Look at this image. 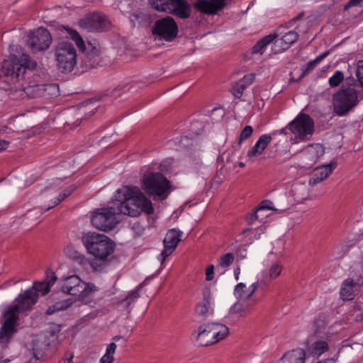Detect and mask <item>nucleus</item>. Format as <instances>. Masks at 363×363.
<instances>
[{
    "mask_svg": "<svg viewBox=\"0 0 363 363\" xmlns=\"http://www.w3.org/2000/svg\"><path fill=\"white\" fill-rule=\"evenodd\" d=\"M113 203L114 206L98 208L92 213L93 226L108 231L118 223L117 213L137 217L142 213L151 214L154 211L152 203L138 186H124L118 189L113 196Z\"/></svg>",
    "mask_w": 363,
    "mask_h": 363,
    "instance_id": "1",
    "label": "nucleus"
},
{
    "mask_svg": "<svg viewBox=\"0 0 363 363\" xmlns=\"http://www.w3.org/2000/svg\"><path fill=\"white\" fill-rule=\"evenodd\" d=\"M314 133V121L308 115L300 113L286 126L270 134L262 135L252 147L247 152V158L253 162L259 157L277 134L286 135L291 144H298L309 140Z\"/></svg>",
    "mask_w": 363,
    "mask_h": 363,
    "instance_id": "2",
    "label": "nucleus"
},
{
    "mask_svg": "<svg viewBox=\"0 0 363 363\" xmlns=\"http://www.w3.org/2000/svg\"><path fill=\"white\" fill-rule=\"evenodd\" d=\"M82 243L89 255L101 260H110L116 247L111 239L97 233L84 234L82 237Z\"/></svg>",
    "mask_w": 363,
    "mask_h": 363,
    "instance_id": "3",
    "label": "nucleus"
},
{
    "mask_svg": "<svg viewBox=\"0 0 363 363\" xmlns=\"http://www.w3.org/2000/svg\"><path fill=\"white\" fill-rule=\"evenodd\" d=\"M56 281L57 277L50 272L47 274L45 280L35 282L31 288L19 294L13 302L17 303L21 309L28 311L37 302L39 296L45 295L50 291Z\"/></svg>",
    "mask_w": 363,
    "mask_h": 363,
    "instance_id": "4",
    "label": "nucleus"
},
{
    "mask_svg": "<svg viewBox=\"0 0 363 363\" xmlns=\"http://www.w3.org/2000/svg\"><path fill=\"white\" fill-rule=\"evenodd\" d=\"M141 188L155 200L167 199L172 189L170 182L159 172L145 174L141 179Z\"/></svg>",
    "mask_w": 363,
    "mask_h": 363,
    "instance_id": "5",
    "label": "nucleus"
},
{
    "mask_svg": "<svg viewBox=\"0 0 363 363\" xmlns=\"http://www.w3.org/2000/svg\"><path fill=\"white\" fill-rule=\"evenodd\" d=\"M259 282L252 283L248 287L244 283L238 284L234 289V295L237 299L236 303L230 308V313L236 314L238 317L245 315L256 304L257 300L253 296L257 290Z\"/></svg>",
    "mask_w": 363,
    "mask_h": 363,
    "instance_id": "6",
    "label": "nucleus"
},
{
    "mask_svg": "<svg viewBox=\"0 0 363 363\" xmlns=\"http://www.w3.org/2000/svg\"><path fill=\"white\" fill-rule=\"evenodd\" d=\"M36 66L37 62L27 54H22L20 57L11 55L2 62L1 71L11 80L19 82L26 69H34Z\"/></svg>",
    "mask_w": 363,
    "mask_h": 363,
    "instance_id": "7",
    "label": "nucleus"
},
{
    "mask_svg": "<svg viewBox=\"0 0 363 363\" xmlns=\"http://www.w3.org/2000/svg\"><path fill=\"white\" fill-rule=\"evenodd\" d=\"M331 339L332 334L329 332L317 331L311 334L305 340L304 349H303L306 357L309 359H318L329 351Z\"/></svg>",
    "mask_w": 363,
    "mask_h": 363,
    "instance_id": "8",
    "label": "nucleus"
},
{
    "mask_svg": "<svg viewBox=\"0 0 363 363\" xmlns=\"http://www.w3.org/2000/svg\"><path fill=\"white\" fill-rule=\"evenodd\" d=\"M229 334L228 328L220 323H207L200 326L194 333L195 338L201 346L215 344L225 338Z\"/></svg>",
    "mask_w": 363,
    "mask_h": 363,
    "instance_id": "9",
    "label": "nucleus"
},
{
    "mask_svg": "<svg viewBox=\"0 0 363 363\" xmlns=\"http://www.w3.org/2000/svg\"><path fill=\"white\" fill-rule=\"evenodd\" d=\"M55 57L57 66L62 72H70L77 64V50L70 42L62 40L55 46Z\"/></svg>",
    "mask_w": 363,
    "mask_h": 363,
    "instance_id": "10",
    "label": "nucleus"
},
{
    "mask_svg": "<svg viewBox=\"0 0 363 363\" xmlns=\"http://www.w3.org/2000/svg\"><path fill=\"white\" fill-rule=\"evenodd\" d=\"M13 301L4 311V321L0 328V342L6 343L16 331V321L19 315L24 312Z\"/></svg>",
    "mask_w": 363,
    "mask_h": 363,
    "instance_id": "11",
    "label": "nucleus"
},
{
    "mask_svg": "<svg viewBox=\"0 0 363 363\" xmlns=\"http://www.w3.org/2000/svg\"><path fill=\"white\" fill-rule=\"evenodd\" d=\"M357 102V94L354 89L340 91L333 97L334 111L337 115L343 116L356 106Z\"/></svg>",
    "mask_w": 363,
    "mask_h": 363,
    "instance_id": "12",
    "label": "nucleus"
},
{
    "mask_svg": "<svg viewBox=\"0 0 363 363\" xmlns=\"http://www.w3.org/2000/svg\"><path fill=\"white\" fill-rule=\"evenodd\" d=\"M303 201V198H300L296 195L294 196H289L287 194H284L279 199V208H274L273 203L269 201H264L261 202L257 211L255 214V217L257 219H262V217L268 216V214L264 213L266 210H274L277 211L284 212L290 206L295 205L296 203H302Z\"/></svg>",
    "mask_w": 363,
    "mask_h": 363,
    "instance_id": "13",
    "label": "nucleus"
},
{
    "mask_svg": "<svg viewBox=\"0 0 363 363\" xmlns=\"http://www.w3.org/2000/svg\"><path fill=\"white\" fill-rule=\"evenodd\" d=\"M178 30V26L174 18L167 16L155 23L152 33L160 39L172 41L177 37Z\"/></svg>",
    "mask_w": 363,
    "mask_h": 363,
    "instance_id": "14",
    "label": "nucleus"
},
{
    "mask_svg": "<svg viewBox=\"0 0 363 363\" xmlns=\"http://www.w3.org/2000/svg\"><path fill=\"white\" fill-rule=\"evenodd\" d=\"M52 43L50 32L43 28H38L28 35V45L33 52L46 50Z\"/></svg>",
    "mask_w": 363,
    "mask_h": 363,
    "instance_id": "15",
    "label": "nucleus"
},
{
    "mask_svg": "<svg viewBox=\"0 0 363 363\" xmlns=\"http://www.w3.org/2000/svg\"><path fill=\"white\" fill-rule=\"evenodd\" d=\"M282 271V265L279 261L273 260V255H269L266 267L257 274V281L260 284L267 285L277 279Z\"/></svg>",
    "mask_w": 363,
    "mask_h": 363,
    "instance_id": "16",
    "label": "nucleus"
},
{
    "mask_svg": "<svg viewBox=\"0 0 363 363\" xmlns=\"http://www.w3.org/2000/svg\"><path fill=\"white\" fill-rule=\"evenodd\" d=\"M79 25L90 31L101 32L108 29L110 23L105 16L99 13H92L81 19Z\"/></svg>",
    "mask_w": 363,
    "mask_h": 363,
    "instance_id": "17",
    "label": "nucleus"
},
{
    "mask_svg": "<svg viewBox=\"0 0 363 363\" xmlns=\"http://www.w3.org/2000/svg\"><path fill=\"white\" fill-rule=\"evenodd\" d=\"M182 235V232L176 229H172L167 233L163 240L164 249L158 257L162 264L174 251L181 240Z\"/></svg>",
    "mask_w": 363,
    "mask_h": 363,
    "instance_id": "18",
    "label": "nucleus"
},
{
    "mask_svg": "<svg viewBox=\"0 0 363 363\" xmlns=\"http://www.w3.org/2000/svg\"><path fill=\"white\" fill-rule=\"evenodd\" d=\"M58 284L63 293L77 296L82 286L83 281L77 275H69L60 279Z\"/></svg>",
    "mask_w": 363,
    "mask_h": 363,
    "instance_id": "19",
    "label": "nucleus"
},
{
    "mask_svg": "<svg viewBox=\"0 0 363 363\" xmlns=\"http://www.w3.org/2000/svg\"><path fill=\"white\" fill-rule=\"evenodd\" d=\"M26 91L28 97H37L46 92L48 94H56L58 93V86L55 84H38L30 82L26 86Z\"/></svg>",
    "mask_w": 363,
    "mask_h": 363,
    "instance_id": "20",
    "label": "nucleus"
},
{
    "mask_svg": "<svg viewBox=\"0 0 363 363\" xmlns=\"http://www.w3.org/2000/svg\"><path fill=\"white\" fill-rule=\"evenodd\" d=\"M298 37L295 31H289L274 40L272 49L274 52H281L289 48L298 40Z\"/></svg>",
    "mask_w": 363,
    "mask_h": 363,
    "instance_id": "21",
    "label": "nucleus"
},
{
    "mask_svg": "<svg viewBox=\"0 0 363 363\" xmlns=\"http://www.w3.org/2000/svg\"><path fill=\"white\" fill-rule=\"evenodd\" d=\"M363 284V280L359 279L355 283L352 279H347L342 284L340 295L344 301H351L356 296L360 286Z\"/></svg>",
    "mask_w": 363,
    "mask_h": 363,
    "instance_id": "22",
    "label": "nucleus"
},
{
    "mask_svg": "<svg viewBox=\"0 0 363 363\" xmlns=\"http://www.w3.org/2000/svg\"><path fill=\"white\" fill-rule=\"evenodd\" d=\"M166 12L173 13L181 18H186L190 16V6L184 0H171Z\"/></svg>",
    "mask_w": 363,
    "mask_h": 363,
    "instance_id": "23",
    "label": "nucleus"
},
{
    "mask_svg": "<svg viewBox=\"0 0 363 363\" xmlns=\"http://www.w3.org/2000/svg\"><path fill=\"white\" fill-rule=\"evenodd\" d=\"M225 5V0H198L195 6L203 13H216Z\"/></svg>",
    "mask_w": 363,
    "mask_h": 363,
    "instance_id": "24",
    "label": "nucleus"
},
{
    "mask_svg": "<svg viewBox=\"0 0 363 363\" xmlns=\"http://www.w3.org/2000/svg\"><path fill=\"white\" fill-rule=\"evenodd\" d=\"M334 168L335 164L332 162L328 164L316 167L309 179V184L311 186H315L319 184L332 173Z\"/></svg>",
    "mask_w": 363,
    "mask_h": 363,
    "instance_id": "25",
    "label": "nucleus"
},
{
    "mask_svg": "<svg viewBox=\"0 0 363 363\" xmlns=\"http://www.w3.org/2000/svg\"><path fill=\"white\" fill-rule=\"evenodd\" d=\"M140 296L139 289L123 293L116 299L114 304L122 310L129 311L130 305Z\"/></svg>",
    "mask_w": 363,
    "mask_h": 363,
    "instance_id": "26",
    "label": "nucleus"
},
{
    "mask_svg": "<svg viewBox=\"0 0 363 363\" xmlns=\"http://www.w3.org/2000/svg\"><path fill=\"white\" fill-rule=\"evenodd\" d=\"M309 359L303 349H296L286 352L278 363H306Z\"/></svg>",
    "mask_w": 363,
    "mask_h": 363,
    "instance_id": "27",
    "label": "nucleus"
},
{
    "mask_svg": "<svg viewBox=\"0 0 363 363\" xmlns=\"http://www.w3.org/2000/svg\"><path fill=\"white\" fill-rule=\"evenodd\" d=\"M99 291V287L92 282H86L83 281V284L78 294V298L84 302L89 303Z\"/></svg>",
    "mask_w": 363,
    "mask_h": 363,
    "instance_id": "28",
    "label": "nucleus"
},
{
    "mask_svg": "<svg viewBox=\"0 0 363 363\" xmlns=\"http://www.w3.org/2000/svg\"><path fill=\"white\" fill-rule=\"evenodd\" d=\"M324 148L320 144L308 145L304 150V155L311 163L316 162L324 154Z\"/></svg>",
    "mask_w": 363,
    "mask_h": 363,
    "instance_id": "29",
    "label": "nucleus"
},
{
    "mask_svg": "<svg viewBox=\"0 0 363 363\" xmlns=\"http://www.w3.org/2000/svg\"><path fill=\"white\" fill-rule=\"evenodd\" d=\"M60 31L62 34H65L71 38L80 50H85V43L77 30L67 26H62Z\"/></svg>",
    "mask_w": 363,
    "mask_h": 363,
    "instance_id": "30",
    "label": "nucleus"
},
{
    "mask_svg": "<svg viewBox=\"0 0 363 363\" xmlns=\"http://www.w3.org/2000/svg\"><path fill=\"white\" fill-rule=\"evenodd\" d=\"M8 95L11 100H22L27 96L26 86L21 84H14L8 89Z\"/></svg>",
    "mask_w": 363,
    "mask_h": 363,
    "instance_id": "31",
    "label": "nucleus"
},
{
    "mask_svg": "<svg viewBox=\"0 0 363 363\" xmlns=\"http://www.w3.org/2000/svg\"><path fill=\"white\" fill-rule=\"evenodd\" d=\"M116 348L117 345L115 342L108 344L105 353L100 359V363H113Z\"/></svg>",
    "mask_w": 363,
    "mask_h": 363,
    "instance_id": "32",
    "label": "nucleus"
},
{
    "mask_svg": "<svg viewBox=\"0 0 363 363\" xmlns=\"http://www.w3.org/2000/svg\"><path fill=\"white\" fill-rule=\"evenodd\" d=\"M76 189V186L74 185H72L69 186L67 189H65L63 192L59 196L55 199V200H52L50 203L48 205V207L46 208V211H48L53 207L58 205L60 202H62L65 198L69 196Z\"/></svg>",
    "mask_w": 363,
    "mask_h": 363,
    "instance_id": "33",
    "label": "nucleus"
},
{
    "mask_svg": "<svg viewBox=\"0 0 363 363\" xmlns=\"http://www.w3.org/2000/svg\"><path fill=\"white\" fill-rule=\"evenodd\" d=\"M351 319L355 322L360 323L363 321V309L360 306L355 303L349 311Z\"/></svg>",
    "mask_w": 363,
    "mask_h": 363,
    "instance_id": "34",
    "label": "nucleus"
},
{
    "mask_svg": "<svg viewBox=\"0 0 363 363\" xmlns=\"http://www.w3.org/2000/svg\"><path fill=\"white\" fill-rule=\"evenodd\" d=\"M47 207L48 206H45L43 208H35L28 211L24 216V220H32L35 222L41 216L43 212L47 211L45 210Z\"/></svg>",
    "mask_w": 363,
    "mask_h": 363,
    "instance_id": "35",
    "label": "nucleus"
},
{
    "mask_svg": "<svg viewBox=\"0 0 363 363\" xmlns=\"http://www.w3.org/2000/svg\"><path fill=\"white\" fill-rule=\"evenodd\" d=\"M213 307L208 302H202L196 307V312L201 316H208L213 313Z\"/></svg>",
    "mask_w": 363,
    "mask_h": 363,
    "instance_id": "36",
    "label": "nucleus"
},
{
    "mask_svg": "<svg viewBox=\"0 0 363 363\" xmlns=\"http://www.w3.org/2000/svg\"><path fill=\"white\" fill-rule=\"evenodd\" d=\"M72 304V302L69 299H67L63 301L57 302L55 304H54L52 306L50 307L47 311V314L51 315L54 313L65 310L69 306H70Z\"/></svg>",
    "mask_w": 363,
    "mask_h": 363,
    "instance_id": "37",
    "label": "nucleus"
},
{
    "mask_svg": "<svg viewBox=\"0 0 363 363\" xmlns=\"http://www.w3.org/2000/svg\"><path fill=\"white\" fill-rule=\"evenodd\" d=\"M151 6L157 11H167L171 0H149Z\"/></svg>",
    "mask_w": 363,
    "mask_h": 363,
    "instance_id": "38",
    "label": "nucleus"
},
{
    "mask_svg": "<svg viewBox=\"0 0 363 363\" xmlns=\"http://www.w3.org/2000/svg\"><path fill=\"white\" fill-rule=\"evenodd\" d=\"M255 80V74L251 73L245 75L242 79L238 83L239 86L238 91L241 93L247 86L250 85Z\"/></svg>",
    "mask_w": 363,
    "mask_h": 363,
    "instance_id": "39",
    "label": "nucleus"
},
{
    "mask_svg": "<svg viewBox=\"0 0 363 363\" xmlns=\"http://www.w3.org/2000/svg\"><path fill=\"white\" fill-rule=\"evenodd\" d=\"M235 257L232 253H227L223 255L218 260V265L222 268L229 267L234 261Z\"/></svg>",
    "mask_w": 363,
    "mask_h": 363,
    "instance_id": "40",
    "label": "nucleus"
},
{
    "mask_svg": "<svg viewBox=\"0 0 363 363\" xmlns=\"http://www.w3.org/2000/svg\"><path fill=\"white\" fill-rule=\"evenodd\" d=\"M344 74L341 71H336L334 74L329 78V84L331 86H338L343 80Z\"/></svg>",
    "mask_w": 363,
    "mask_h": 363,
    "instance_id": "41",
    "label": "nucleus"
},
{
    "mask_svg": "<svg viewBox=\"0 0 363 363\" xmlns=\"http://www.w3.org/2000/svg\"><path fill=\"white\" fill-rule=\"evenodd\" d=\"M272 42V37L267 36L262 38L261 40L257 42V43L253 48V52H262L263 49L270 43Z\"/></svg>",
    "mask_w": 363,
    "mask_h": 363,
    "instance_id": "42",
    "label": "nucleus"
},
{
    "mask_svg": "<svg viewBox=\"0 0 363 363\" xmlns=\"http://www.w3.org/2000/svg\"><path fill=\"white\" fill-rule=\"evenodd\" d=\"M109 260H101L100 259H93L90 261L89 264L91 268L95 272H101L104 269L105 265Z\"/></svg>",
    "mask_w": 363,
    "mask_h": 363,
    "instance_id": "43",
    "label": "nucleus"
},
{
    "mask_svg": "<svg viewBox=\"0 0 363 363\" xmlns=\"http://www.w3.org/2000/svg\"><path fill=\"white\" fill-rule=\"evenodd\" d=\"M253 132V129L252 126L247 125L244 128V129L242 130L240 135V142H242L245 140H247L248 138H250Z\"/></svg>",
    "mask_w": 363,
    "mask_h": 363,
    "instance_id": "44",
    "label": "nucleus"
},
{
    "mask_svg": "<svg viewBox=\"0 0 363 363\" xmlns=\"http://www.w3.org/2000/svg\"><path fill=\"white\" fill-rule=\"evenodd\" d=\"M357 77L363 86V60H361L358 63Z\"/></svg>",
    "mask_w": 363,
    "mask_h": 363,
    "instance_id": "45",
    "label": "nucleus"
},
{
    "mask_svg": "<svg viewBox=\"0 0 363 363\" xmlns=\"http://www.w3.org/2000/svg\"><path fill=\"white\" fill-rule=\"evenodd\" d=\"M73 258L78 260L80 264H83L86 261V258L84 255L79 253L77 251H74L71 255Z\"/></svg>",
    "mask_w": 363,
    "mask_h": 363,
    "instance_id": "46",
    "label": "nucleus"
},
{
    "mask_svg": "<svg viewBox=\"0 0 363 363\" xmlns=\"http://www.w3.org/2000/svg\"><path fill=\"white\" fill-rule=\"evenodd\" d=\"M214 274V266L210 265L206 268V279L208 281H211L213 279Z\"/></svg>",
    "mask_w": 363,
    "mask_h": 363,
    "instance_id": "47",
    "label": "nucleus"
},
{
    "mask_svg": "<svg viewBox=\"0 0 363 363\" xmlns=\"http://www.w3.org/2000/svg\"><path fill=\"white\" fill-rule=\"evenodd\" d=\"M363 6V0H350L345 6V9H347L352 6Z\"/></svg>",
    "mask_w": 363,
    "mask_h": 363,
    "instance_id": "48",
    "label": "nucleus"
},
{
    "mask_svg": "<svg viewBox=\"0 0 363 363\" xmlns=\"http://www.w3.org/2000/svg\"><path fill=\"white\" fill-rule=\"evenodd\" d=\"M318 63H319L318 61H316V58L313 60L308 62V63L307 64L306 70L309 71V70L313 69Z\"/></svg>",
    "mask_w": 363,
    "mask_h": 363,
    "instance_id": "49",
    "label": "nucleus"
},
{
    "mask_svg": "<svg viewBox=\"0 0 363 363\" xmlns=\"http://www.w3.org/2000/svg\"><path fill=\"white\" fill-rule=\"evenodd\" d=\"M74 355L71 353L66 354V358L60 362V363H72Z\"/></svg>",
    "mask_w": 363,
    "mask_h": 363,
    "instance_id": "50",
    "label": "nucleus"
},
{
    "mask_svg": "<svg viewBox=\"0 0 363 363\" xmlns=\"http://www.w3.org/2000/svg\"><path fill=\"white\" fill-rule=\"evenodd\" d=\"M0 363H18V361L16 359H9L0 357Z\"/></svg>",
    "mask_w": 363,
    "mask_h": 363,
    "instance_id": "51",
    "label": "nucleus"
},
{
    "mask_svg": "<svg viewBox=\"0 0 363 363\" xmlns=\"http://www.w3.org/2000/svg\"><path fill=\"white\" fill-rule=\"evenodd\" d=\"M9 145V142L4 140H0V152L6 150Z\"/></svg>",
    "mask_w": 363,
    "mask_h": 363,
    "instance_id": "52",
    "label": "nucleus"
},
{
    "mask_svg": "<svg viewBox=\"0 0 363 363\" xmlns=\"http://www.w3.org/2000/svg\"><path fill=\"white\" fill-rule=\"evenodd\" d=\"M328 51L324 52L323 53H322L321 55L316 57V61H318V62L320 63L325 57L328 55Z\"/></svg>",
    "mask_w": 363,
    "mask_h": 363,
    "instance_id": "53",
    "label": "nucleus"
},
{
    "mask_svg": "<svg viewBox=\"0 0 363 363\" xmlns=\"http://www.w3.org/2000/svg\"><path fill=\"white\" fill-rule=\"evenodd\" d=\"M240 274V268L239 267H237L234 269V277H235V280H237V281L239 280Z\"/></svg>",
    "mask_w": 363,
    "mask_h": 363,
    "instance_id": "54",
    "label": "nucleus"
},
{
    "mask_svg": "<svg viewBox=\"0 0 363 363\" xmlns=\"http://www.w3.org/2000/svg\"><path fill=\"white\" fill-rule=\"evenodd\" d=\"M138 18V16L136 15V14H132L130 16V19L132 22H133V24H135V21L137 20Z\"/></svg>",
    "mask_w": 363,
    "mask_h": 363,
    "instance_id": "55",
    "label": "nucleus"
},
{
    "mask_svg": "<svg viewBox=\"0 0 363 363\" xmlns=\"http://www.w3.org/2000/svg\"><path fill=\"white\" fill-rule=\"evenodd\" d=\"M188 140H189V138H188V137H187V136L182 137V140H181V141H182V144H183L184 145H186V142H187Z\"/></svg>",
    "mask_w": 363,
    "mask_h": 363,
    "instance_id": "56",
    "label": "nucleus"
},
{
    "mask_svg": "<svg viewBox=\"0 0 363 363\" xmlns=\"http://www.w3.org/2000/svg\"><path fill=\"white\" fill-rule=\"evenodd\" d=\"M244 166H245V164L243 162H240L239 163V167H243Z\"/></svg>",
    "mask_w": 363,
    "mask_h": 363,
    "instance_id": "57",
    "label": "nucleus"
}]
</instances>
